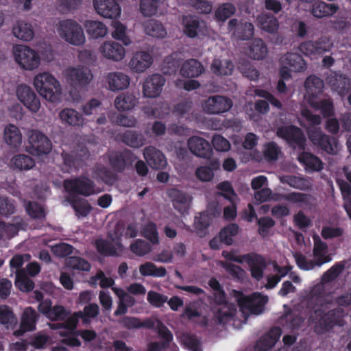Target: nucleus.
<instances>
[{
  "mask_svg": "<svg viewBox=\"0 0 351 351\" xmlns=\"http://www.w3.org/2000/svg\"><path fill=\"white\" fill-rule=\"evenodd\" d=\"M310 311V319L315 324V332L322 335L341 325L343 311L334 308L326 312L327 304L320 295L311 296L307 301Z\"/></svg>",
  "mask_w": 351,
  "mask_h": 351,
  "instance_id": "nucleus-1",
  "label": "nucleus"
},
{
  "mask_svg": "<svg viewBox=\"0 0 351 351\" xmlns=\"http://www.w3.org/2000/svg\"><path fill=\"white\" fill-rule=\"evenodd\" d=\"M34 85L39 95L46 100L56 102L60 100L62 88L59 81L51 73L43 72L36 75Z\"/></svg>",
  "mask_w": 351,
  "mask_h": 351,
  "instance_id": "nucleus-2",
  "label": "nucleus"
},
{
  "mask_svg": "<svg viewBox=\"0 0 351 351\" xmlns=\"http://www.w3.org/2000/svg\"><path fill=\"white\" fill-rule=\"evenodd\" d=\"M59 34L67 43L80 46L85 43V36L81 25L74 20L66 19L60 23Z\"/></svg>",
  "mask_w": 351,
  "mask_h": 351,
  "instance_id": "nucleus-3",
  "label": "nucleus"
},
{
  "mask_svg": "<svg viewBox=\"0 0 351 351\" xmlns=\"http://www.w3.org/2000/svg\"><path fill=\"white\" fill-rule=\"evenodd\" d=\"M108 164L112 169L122 173L125 170L132 167L138 157L128 149L119 151H112L107 155Z\"/></svg>",
  "mask_w": 351,
  "mask_h": 351,
  "instance_id": "nucleus-4",
  "label": "nucleus"
},
{
  "mask_svg": "<svg viewBox=\"0 0 351 351\" xmlns=\"http://www.w3.org/2000/svg\"><path fill=\"white\" fill-rule=\"evenodd\" d=\"M64 187L69 194L89 197L96 193L95 182L86 176L66 179L64 182Z\"/></svg>",
  "mask_w": 351,
  "mask_h": 351,
  "instance_id": "nucleus-5",
  "label": "nucleus"
},
{
  "mask_svg": "<svg viewBox=\"0 0 351 351\" xmlns=\"http://www.w3.org/2000/svg\"><path fill=\"white\" fill-rule=\"evenodd\" d=\"M14 56L18 64L25 70H34L40 62L38 53L26 45H16L14 48Z\"/></svg>",
  "mask_w": 351,
  "mask_h": 351,
  "instance_id": "nucleus-6",
  "label": "nucleus"
},
{
  "mask_svg": "<svg viewBox=\"0 0 351 351\" xmlns=\"http://www.w3.org/2000/svg\"><path fill=\"white\" fill-rule=\"evenodd\" d=\"M308 135L310 141L318 149L329 154H337L339 141L336 137L326 134L316 128L309 130Z\"/></svg>",
  "mask_w": 351,
  "mask_h": 351,
  "instance_id": "nucleus-7",
  "label": "nucleus"
},
{
  "mask_svg": "<svg viewBox=\"0 0 351 351\" xmlns=\"http://www.w3.org/2000/svg\"><path fill=\"white\" fill-rule=\"evenodd\" d=\"M213 298L216 304L219 306L215 313V322L219 325L225 324L235 315L237 309L234 305L227 302L223 289L215 292Z\"/></svg>",
  "mask_w": 351,
  "mask_h": 351,
  "instance_id": "nucleus-8",
  "label": "nucleus"
},
{
  "mask_svg": "<svg viewBox=\"0 0 351 351\" xmlns=\"http://www.w3.org/2000/svg\"><path fill=\"white\" fill-rule=\"evenodd\" d=\"M276 133L278 137L285 140L293 148L300 150L305 149L306 139L300 128L293 125L281 126Z\"/></svg>",
  "mask_w": 351,
  "mask_h": 351,
  "instance_id": "nucleus-9",
  "label": "nucleus"
},
{
  "mask_svg": "<svg viewBox=\"0 0 351 351\" xmlns=\"http://www.w3.org/2000/svg\"><path fill=\"white\" fill-rule=\"evenodd\" d=\"M89 151L86 147H80L71 153L63 152L62 156L64 161V171L70 173L73 170L82 168L89 158Z\"/></svg>",
  "mask_w": 351,
  "mask_h": 351,
  "instance_id": "nucleus-10",
  "label": "nucleus"
},
{
  "mask_svg": "<svg viewBox=\"0 0 351 351\" xmlns=\"http://www.w3.org/2000/svg\"><path fill=\"white\" fill-rule=\"evenodd\" d=\"M334 44L329 36H322L317 40H307L300 45L299 49L306 56L322 55L326 52L330 51L333 47Z\"/></svg>",
  "mask_w": 351,
  "mask_h": 351,
  "instance_id": "nucleus-11",
  "label": "nucleus"
},
{
  "mask_svg": "<svg viewBox=\"0 0 351 351\" xmlns=\"http://www.w3.org/2000/svg\"><path fill=\"white\" fill-rule=\"evenodd\" d=\"M29 152L33 155L40 156L49 154L52 144L49 138L38 130H32L29 136Z\"/></svg>",
  "mask_w": 351,
  "mask_h": 351,
  "instance_id": "nucleus-12",
  "label": "nucleus"
},
{
  "mask_svg": "<svg viewBox=\"0 0 351 351\" xmlns=\"http://www.w3.org/2000/svg\"><path fill=\"white\" fill-rule=\"evenodd\" d=\"M67 81L75 88H83L91 81L93 74L86 67H73L66 70Z\"/></svg>",
  "mask_w": 351,
  "mask_h": 351,
  "instance_id": "nucleus-13",
  "label": "nucleus"
},
{
  "mask_svg": "<svg viewBox=\"0 0 351 351\" xmlns=\"http://www.w3.org/2000/svg\"><path fill=\"white\" fill-rule=\"evenodd\" d=\"M267 302V296L260 293H253L247 297L240 298L238 301L241 307L245 308L252 314L254 315L261 314L264 311Z\"/></svg>",
  "mask_w": 351,
  "mask_h": 351,
  "instance_id": "nucleus-14",
  "label": "nucleus"
},
{
  "mask_svg": "<svg viewBox=\"0 0 351 351\" xmlns=\"http://www.w3.org/2000/svg\"><path fill=\"white\" fill-rule=\"evenodd\" d=\"M16 95L19 101L33 112H36L40 107V99L34 91L26 84H20L16 88Z\"/></svg>",
  "mask_w": 351,
  "mask_h": 351,
  "instance_id": "nucleus-15",
  "label": "nucleus"
},
{
  "mask_svg": "<svg viewBox=\"0 0 351 351\" xmlns=\"http://www.w3.org/2000/svg\"><path fill=\"white\" fill-rule=\"evenodd\" d=\"M232 106V100L227 97L221 95L210 97L203 105L204 111L213 114L227 112Z\"/></svg>",
  "mask_w": 351,
  "mask_h": 351,
  "instance_id": "nucleus-16",
  "label": "nucleus"
},
{
  "mask_svg": "<svg viewBox=\"0 0 351 351\" xmlns=\"http://www.w3.org/2000/svg\"><path fill=\"white\" fill-rule=\"evenodd\" d=\"M97 12L101 16L115 19L121 15V7L116 0H93Z\"/></svg>",
  "mask_w": 351,
  "mask_h": 351,
  "instance_id": "nucleus-17",
  "label": "nucleus"
},
{
  "mask_svg": "<svg viewBox=\"0 0 351 351\" xmlns=\"http://www.w3.org/2000/svg\"><path fill=\"white\" fill-rule=\"evenodd\" d=\"M38 319V314L35 309L31 306L25 308L21 315L19 328L14 331V335L19 337L26 332L35 330Z\"/></svg>",
  "mask_w": 351,
  "mask_h": 351,
  "instance_id": "nucleus-18",
  "label": "nucleus"
},
{
  "mask_svg": "<svg viewBox=\"0 0 351 351\" xmlns=\"http://www.w3.org/2000/svg\"><path fill=\"white\" fill-rule=\"evenodd\" d=\"M165 77L158 73L147 77L143 86V92L145 97L155 98L159 96L165 84Z\"/></svg>",
  "mask_w": 351,
  "mask_h": 351,
  "instance_id": "nucleus-19",
  "label": "nucleus"
},
{
  "mask_svg": "<svg viewBox=\"0 0 351 351\" xmlns=\"http://www.w3.org/2000/svg\"><path fill=\"white\" fill-rule=\"evenodd\" d=\"M187 145L190 152L197 157L208 159L213 155L211 145L202 137L192 136L189 138Z\"/></svg>",
  "mask_w": 351,
  "mask_h": 351,
  "instance_id": "nucleus-20",
  "label": "nucleus"
},
{
  "mask_svg": "<svg viewBox=\"0 0 351 351\" xmlns=\"http://www.w3.org/2000/svg\"><path fill=\"white\" fill-rule=\"evenodd\" d=\"M228 29L233 31L234 35L239 40H247L251 39L254 34V27L252 23L249 22H238L236 19H232L228 22Z\"/></svg>",
  "mask_w": 351,
  "mask_h": 351,
  "instance_id": "nucleus-21",
  "label": "nucleus"
},
{
  "mask_svg": "<svg viewBox=\"0 0 351 351\" xmlns=\"http://www.w3.org/2000/svg\"><path fill=\"white\" fill-rule=\"evenodd\" d=\"M167 194L176 210L181 214L188 212L191 202V197L189 195L175 188L169 189Z\"/></svg>",
  "mask_w": 351,
  "mask_h": 351,
  "instance_id": "nucleus-22",
  "label": "nucleus"
},
{
  "mask_svg": "<svg viewBox=\"0 0 351 351\" xmlns=\"http://www.w3.org/2000/svg\"><path fill=\"white\" fill-rule=\"evenodd\" d=\"M327 83L333 91L341 96L346 95L351 88V80L346 75L337 72L328 76Z\"/></svg>",
  "mask_w": 351,
  "mask_h": 351,
  "instance_id": "nucleus-23",
  "label": "nucleus"
},
{
  "mask_svg": "<svg viewBox=\"0 0 351 351\" xmlns=\"http://www.w3.org/2000/svg\"><path fill=\"white\" fill-rule=\"evenodd\" d=\"M143 155L147 164L153 169H162L167 165L165 155L154 147H145Z\"/></svg>",
  "mask_w": 351,
  "mask_h": 351,
  "instance_id": "nucleus-24",
  "label": "nucleus"
},
{
  "mask_svg": "<svg viewBox=\"0 0 351 351\" xmlns=\"http://www.w3.org/2000/svg\"><path fill=\"white\" fill-rule=\"evenodd\" d=\"M95 247L97 252L104 256H119L123 250L121 242L113 244L106 239H98L95 241Z\"/></svg>",
  "mask_w": 351,
  "mask_h": 351,
  "instance_id": "nucleus-25",
  "label": "nucleus"
},
{
  "mask_svg": "<svg viewBox=\"0 0 351 351\" xmlns=\"http://www.w3.org/2000/svg\"><path fill=\"white\" fill-rule=\"evenodd\" d=\"M244 258L250 267L251 276L258 280H261L266 267L264 258L257 254H244Z\"/></svg>",
  "mask_w": 351,
  "mask_h": 351,
  "instance_id": "nucleus-26",
  "label": "nucleus"
},
{
  "mask_svg": "<svg viewBox=\"0 0 351 351\" xmlns=\"http://www.w3.org/2000/svg\"><path fill=\"white\" fill-rule=\"evenodd\" d=\"M183 32L184 34L191 38H196L199 34H202L203 21H200L197 17L192 15L183 16L182 19Z\"/></svg>",
  "mask_w": 351,
  "mask_h": 351,
  "instance_id": "nucleus-27",
  "label": "nucleus"
},
{
  "mask_svg": "<svg viewBox=\"0 0 351 351\" xmlns=\"http://www.w3.org/2000/svg\"><path fill=\"white\" fill-rule=\"evenodd\" d=\"M151 55L145 51L136 52L131 59L129 64L132 70L137 73L145 71L152 64Z\"/></svg>",
  "mask_w": 351,
  "mask_h": 351,
  "instance_id": "nucleus-28",
  "label": "nucleus"
},
{
  "mask_svg": "<svg viewBox=\"0 0 351 351\" xmlns=\"http://www.w3.org/2000/svg\"><path fill=\"white\" fill-rule=\"evenodd\" d=\"M101 52L104 57L114 61L122 60L125 56V49L116 42H106L101 46Z\"/></svg>",
  "mask_w": 351,
  "mask_h": 351,
  "instance_id": "nucleus-29",
  "label": "nucleus"
},
{
  "mask_svg": "<svg viewBox=\"0 0 351 351\" xmlns=\"http://www.w3.org/2000/svg\"><path fill=\"white\" fill-rule=\"evenodd\" d=\"M109 88L112 91L124 90L130 82L129 76L122 72H112L107 75Z\"/></svg>",
  "mask_w": 351,
  "mask_h": 351,
  "instance_id": "nucleus-30",
  "label": "nucleus"
},
{
  "mask_svg": "<svg viewBox=\"0 0 351 351\" xmlns=\"http://www.w3.org/2000/svg\"><path fill=\"white\" fill-rule=\"evenodd\" d=\"M313 239L314 241L313 254L317 261V266H321L324 263L331 261L330 256L326 254L327 244L322 241L317 235L313 236Z\"/></svg>",
  "mask_w": 351,
  "mask_h": 351,
  "instance_id": "nucleus-31",
  "label": "nucleus"
},
{
  "mask_svg": "<svg viewBox=\"0 0 351 351\" xmlns=\"http://www.w3.org/2000/svg\"><path fill=\"white\" fill-rule=\"evenodd\" d=\"M14 36L23 41H30L34 36V29L31 23L19 20L12 28Z\"/></svg>",
  "mask_w": 351,
  "mask_h": 351,
  "instance_id": "nucleus-32",
  "label": "nucleus"
},
{
  "mask_svg": "<svg viewBox=\"0 0 351 351\" xmlns=\"http://www.w3.org/2000/svg\"><path fill=\"white\" fill-rule=\"evenodd\" d=\"M256 21L261 29L266 32L274 34L279 28L278 19L271 14L263 12L258 15Z\"/></svg>",
  "mask_w": 351,
  "mask_h": 351,
  "instance_id": "nucleus-33",
  "label": "nucleus"
},
{
  "mask_svg": "<svg viewBox=\"0 0 351 351\" xmlns=\"http://www.w3.org/2000/svg\"><path fill=\"white\" fill-rule=\"evenodd\" d=\"M299 161L309 172L320 171L324 169V162L315 155L310 152H302L299 156Z\"/></svg>",
  "mask_w": 351,
  "mask_h": 351,
  "instance_id": "nucleus-34",
  "label": "nucleus"
},
{
  "mask_svg": "<svg viewBox=\"0 0 351 351\" xmlns=\"http://www.w3.org/2000/svg\"><path fill=\"white\" fill-rule=\"evenodd\" d=\"M204 71L202 64L195 59H189L182 64L180 73L183 77L193 78L200 75Z\"/></svg>",
  "mask_w": 351,
  "mask_h": 351,
  "instance_id": "nucleus-35",
  "label": "nucleus"
},
{
  "mask_svg": "<svg viewBox=\"0 0 351 351\" xmlns=\"http://www.w3.org/2000/svg\"><path fill=\"white\" fill-rule=\"evenodd\" d=\"M95 174L97 181L101 182L108 186H112L119 180L117 173L112 171L104 165L97 167L95 170Z\"/></svg>",
  "mask_w": 351,
  "mask_h": 351,
  "instance_id": "nucleus-36",
  "label": "nucleus"
},
{
  "mask_svg": "<svg viewBox=\"0 0 351 351\" xmlns=\"http://www.w3.org/2000/svg\"><path fill=\"white\" fill-rule=\"evenodd\" d=\"M119 323L125 328L128 330L138 329L141 328H153L154 326V322L147 319L143 322L136 317L124 316L121 317Z\"/></svg>",
  "mask_w": 351,
  "mask_h": 351,
  "instance_id": "nucleus-37",
  "label": "nucleus"
},
{
  "mask_svg": "<svg viewBox=\"0 0 351 351\" xmlns=\"http://www.w3.org/2000/svg\"><path fill=\"white\" fill-rule=\"evenodd\" d=\"M59 115L63 123L71 126H82L84 122L83 116L73 108H64L60 111Z\"/></svg>",
  "mask_w": 351,
  "mask_h": 351,
  "instance_id": "nucleus-38",
  "label": "nucleus"
},
{
  "mask_svg": "<svg viewBox=\"0 0 351 351\" xmlns=\"http://www.w3.org/2000/svg\"><path fill=\"white\" fill-rule=\"evenodd\" d=\"M304 87L309 97L316 98L323 92L324 82L316 75H310L304 82Z\"/></svg>",
  "mask_w": 351,
  "mask_h": 351,
  "instance_id": "nucleus-39",
  "label": "nucleus"
},
{
  "mask_svg": "<svg viewBox=\"0 0 351 351\" xmlns=\"http://www.w3.org/2000/svg\"><path fill=\"white\" fill-rule=\"evenodd\" d=\"M121 141L124 144L134 148H138L145 143V136L140 132L132 130H127L120 136Z\"/></svg>",
  "mask_w": 351,
  "mask_h": 351,
  "instance_id": "nucleus-40",
  "label": "nucleus"
},
{
  "mask_svg": "<svg viewBox=\"0 0 351 351\" xmlns=\"http://www.w3.org/2000/svg\"><path fill=\"white\" fill-rule=\"evenodd\" d=\"M84 27L88 35L91 38H104L108 33L106 26L98 21H86Z\"/></svg>",
  "mask_w": 351,
  "mask_h": 351,
  "instance_id": "nucleus-41",
  "label": "nucleus"
},
{
  "mask_svg": "<svg viewBox=\"0 0 351 351\" xmlns=\"http://www.w3.org/2000/svg\"><path fill=\"white\" fill-rule=\"evenodd\" d=\"M339 10V7L334 3H327L324 1H319L312 6L311 14L317 18L334 14Z\"/></svg>",
  "mask_w": 351,
  "mask_h": 351,
  "instance_id": "nucleus-42",
  "label": "nucleus"
},
{
  "mask_svg": "<svg viewBox=\"0 0 351 351\" xmlns=\"http://www.w3.org/2000/svg\"><path fill=\"white\" fill-rule=\"evenodd\" d=\"M234 68V66L232 61L217 58L214 59L210 65L211 71L216 75H230Z\"/></svg>",
  "mask_w": 351,
  "mask_h": 351,
  "instance_id": "nucleus-43",
  "label": "nucleus"
},
{
  "mask_svg": "<svg viewBox=\"0 0 351 351\" xmlns=\"http://www.w3.org/2000/svg\"><path fill=\"white\" fill-rule=\"evenodd\" d=\"M3 138L6 143L10 146L17 147L21 144V133L19 129L13 124H10L5 127Z\"/></svg>",
  "mask_w": 351,
  "mask_h": 351,
  "instance_id": "nucleus-44",
  "label": "nucleus"
},
{
  "mask_svg": "<svg viewBox=\"0 0 351 351\" xmlns=\"http://www.w3.org/2000/svg\"><path fill=\"white\" fill-rule=\"evenodd\" d=\"M267 52V45L261 38L254 39L249 47V56L254 60H263Z\"/></svg>",
  "mask_w": 351,
  "mask_h": 351,
  "instance_id": "nucleus-45",
  "label": "nucleus"
},
{
  "mask_svg": "<svg viewBox=\"0 0 351 351\" xmlns=\"http://www.w3.org/2000/svg\"><path fill=\"white\" fill-rule=\"evenodd\" d=\"M284 62L294 72H301L306 68L304 60L297 53H287L285 56Z\"/></svg>",
  "mask_w": 351,
  "mask_h": 351,
  "instance_id": "nucleus-46",
  "label": "nucleus"
},
{
  "mask_svg": "<svg viewBox=\"0 0 351 351\" xmlns=\"http://www.w3.org/2000/svg\"><path fill=\"white\" fill-rule=\"evenodd\" d=\"M137 99L130 93H121L114 101V106L119 111H126L132 109L137 104Z\"/></svg>",
  "mask_w": 351,
  "mask_h": 351,
  "instance_id": "nucleus-47",
  "label": "nucleus"
},
{
  "mask_svg": "<svg viewBox=\"0 0 351 351\" xmlns=\"http://www.w3.org/2000/svg\"><path fill=\"white\" fill-rule=\"evenodd\" d=\"M178 56L177 53H173L164 59L161 70L165 75H171L178 71L181 64Z\"/></svg>",
  "mask_w": 351,
  "mask_h": 351,
  "instance_id": "nucleus-48",
  "label": "nucleus"
},
{
  "mask_svg": "<svg viewBox=\"0 0 351 351\" xmlns=\"http://www.w3.org/2000/svg\"><path fill=\"white\" fill-rule=\"evenodd\" d=\"M139 271L143 276L162 278L167 275V270L164 267H158L152 262H146L141 265Z\"/></svg>",
  "mask_w": 351,
  "mask_h": 351,
  "instance_id": "nucleus-49",
  "label": "nucleus"
},
{
  "mask_svg": "<svg viewBox=\"0 0 351 351\" xmlns=\"http://www.w3.org/2000/svg\"><path fill=\"white\" fill-rule=\"evenodd\" d=\"M69 202L75 212L76 215L80 217H86L92 210V206L87 200L77 197H71Z\"/></svg>",
  "mask_w": 351,
  "mask_h": 351,
  "instance_id": "nucleus-50",
  "label": "nucleus"
},
{
  "mask_svg": "<svg viewBox=\"0 0 351 351\" xmlns=\"http://www.w3.org/2000/svg\"><path fill=\"white\" fill-rule=\"evenodd\" d=\"M15 285L23 292L31 291L34 288V281L27 276L23 269H20L16 271Z\"/></svg>",
  "mask_w": 351,
  "mask_h": 351,
  "instance_id": "nucleus-51",
  "label": "nucleus"
},
{
  "mask_svg": "<svg viewBox=\"0 0 351 351\" xmlns=\"http://www.w3.org/2000/svg\"><path fill=\"white\" fill-rule=\"evenodd\" d=\"M99 306L95 303H90L85 306L83 311L76 312V315L82 319L84 324H89L91 319L95 318L99 315Z\"/></svg>",
  "mask_w": 351,
  "mask_h": 351,
  "instance_id": "nucleus-52",
  "label": "nucleus"
},
{
  "mask_svg": "<svg viewBox=\"0 0 351 351\" xmlns=\"http://www.w3.org/2000/svg\"><path fill=\"white\" fill-rule=\"evenodd\" d=\"M239 227L237 223H230L221 230L219 237L223 243L230 245L232 244V237L238 234Z\"/></svg>",
  "mask_w": 351,
  "mask_h": 351,
  "instance_id": "nucleus-53",
  "label": "nucleus"
},
{
  "mask_svg": "<svg viewBox=\"0 0 351 351\" xmlns=\"http://www.w3.org/2000/svg\"><path fill=\"white\" fill-rule=\"evenodd\" d=\"M66 265L73 269L84 271H88L91 268V265L88 261L76 256L67 257Z\"/></svg>",
  "mask_w": 351,
  "mask_h": 351,
  "instance_id": "nucleus-54",
  "label": "nucleus"
},
{
  "mask_svg": "<svg viewBox=\"0 0 351 351\" xmlns=\"http://www.w3.org/2000/svg\"><path fill=\"white\" fill-rule=\"evenodd\" d=\"M28 215L34 219H45L46 213L44 207L36 202H28L25 206Z\"/></svg>",
  "mask_w": 351,
  "mask_h": 351,
  "instance_id": "nucleus-55",
  "label": "nucleus"
},
{
  "mask_svg": "<svg viewBox=\"0 0 351 351\" xmlns=\"http://www.w3.org/2000/svg\"><path fill=\"white\" fill-rule=\"evenodd\" d=\"M158 0H140L139 10L145 17L155 15L158 12Z\"/></svg>",
  "mask_w": 351,
  "mask_h": 351,
  "instance_id": "nucleus-56",
  "label": "nucleus"
},
{
  "mask_svg": "<svg viewBox=\"0 0 351 351\" xmlns=\"http://www.w3.org/2000/svg\"><path fill=\"white\" fill-rule=\"evenodd\" d=\"M13 166L19 170H29L35 165L34 160L29 156L25 154H19L15 156L12 160Z\"/></svg>",
  "mask_w": 351,
  "mask_h": 351,
  "instance_id": "nucleus-57",
  "label": "nucleus"
},
{
  "mask_svg": "<svg viewBox=\"0 0 351 351\" xmlns=\"http://www.w3.org/2000/svg\"><path fill=\"white\" fill-rule=\"evenodd\" d=\"M346 261L337 262L329 269L324 273L322 276L323 281L330 282L335 280L344 270L346 267Z\"/></svg>",
  "mask_w": 351,
  "mask_h": 351,
  "instance_id": "nucleus-58",
  "label": "nucleus"
},
{
  "mask_svg": "<svg viewBox=\"0 0 351 351\" xmlns=\"http://www.w3.org/2000/svg\"><path fill=\"white\" fill-rule=\"evenodd\" d=\"M146 34L156 38H164L167 32L161 23L158 21H150L145 25Z\"/></svg>",
  "mask_w": 351,
  "mask_h": 351,
  "instance_id": "nucleus-59",
  "label": "nucleus"
},
{
  "mask_svg": "<svg viewBox=\"0 0 351 351\" xmlns=\"http://www.w3.org/2000/svg\"><path fill=\"white\" fill-rule=\"evenodd\" d=\"M211 165L213 168L208 166H202L197 168L195 171L196 177L203 182L211 181L214 176L213 169H217L219 164L216 161L211 162Z\"/></svg>",
  "mask_w": 351,
  "mask_h": 351,
  "instance_id": "nucleus-60",
  "label": "nucleus"
},
{
  "mask_svg": "<svg viewBox=\"0 0 351 351\" xmlns=\"http://www.w3.org/2000/svg\"><path fill=\"white\" fill-rule=\"evenodd\" d=\"M130 251L138 256H143L152 251L150 244L145 240L136 239L130 246Z\"/></svg>",
  "mask_w": 351,
  "mask_h": 351,
  "instance_id": "nucleus-61",
  "label": "nucleus"
},
{
  "mask_svg": "<svg viewBox=\"0 0 351 351\" xmlns=\"http://www.w3.org/2000/svg\"><path fill=\"white\" fill-rule=\"evenodd\" d=\"M235 6L230 3H226L221 5L215 12V17L221 21H225L234 14Z\"/></svg>",
  "mask_w": 351,
  "mask_h": 351,
  "instance_id": "nucleus-62",
  "label": "nucleus"
},
{
  "mask_svg": "<svg viewBox=\"0 0 351 351\" xmlns=\"http://www.w3.org/2000/svg\"><path fill=\"white\" fill-rule=\"evenodd\" d=\"M142 235L153 245L159 243L158 232L156 224L153 222L146 224L143 230Z\"/></svg>",
  "mask_w": 351,
  "mask_h": 351,
  "instance_id": "nucleus-63",
  "label": "nucleus"
},
{
  "mask_svg": "<svg viewBox=\"0 0 351 351\" xmlns=\"http://www.w3.org/2000/svg\"><path fill=\"white\" fill-rule=\"evenodd\" d=\"M217 188L221 191L219 193L221 196L229 200L231 203H234L237 194L230 182L228 181L221 182L217 184Z\"/></svg>",
  "mask_w": 351,
  "mask_h": 351,
  "instance_id": "nucleus-64",
  "label": "nucleus"
}]
</instances>
